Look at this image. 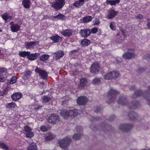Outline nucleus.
I'll list each match as a JSON object with an SVG mask.
<instances>
[{
    "label": "nucleus",
    "mask_w": 150,
    "mask_h": 150,
    "mask_svg": "<svg viewBox=\"0 0 150 150\" xmlns=\"http://www.w3.org/2000/svg\"><path fill=\"white\" fill-rule=\"evenodd\" d=\"M81 112V110L78 109H74L72 110H61L60 114L62 116L66 119L69 116L72 118L76 117L80 114Z\"/></svg>",
    "instance_id": "nucleus-1"
},
{
    "label": "nucleus",
    "mask_w": 150,
    "mask_h": 150,
    "mask_svg": "<svg viewBox=\"0 0 150 150\" xmlns=\"http://www.w3.org/2000/svg\"><path fill=\"white\" fill-rule=\"evenodd\" d=\"M140 96H143L147 100L148 105L150 106V86L148 87V91H142L138 90L135 92L132 96L133 98H135Z\"/></svg>",
    "instance_id": "nucleus-2"
},
{
    "label": "nucleus",
    "mask_w": 150,
    "mask_h": 150,
    "mask_svg": "<svg viewBox=\"0 0 150 150\" xmlns=\"http://www.w3.org/2000/svg\"><path fill=\"white\" fill-rule=\"evenodd\" d=\"M119 94V92L112 88H110L108 94L109 99L107 101V103L110 104L113 102L116 99L117 96Z\"/></svg>",
    "instance_id": "nucleus-3"
},
{
    "label": "nucleus",
    "mask_w": 150,
    "mask_h": 150,
    "mask_svg": "<svg viewBox=\"0 0 150 150\" xmlns=\"http://www.w3.org/2000/svg\"><path fill=\"white\" fill-rule=\"evenodd\" d=\"M71 139L70 138L65 137L62 140H59L58 143L59 146L64 150L68 149L69 145L71 142Z\"/></svg>",
    "instance_id": "nucleus-4"
},
{
    "label": "nucleus",
    "mask_w": 150,
    "mask_h": 150,
    "mask_svg": "<svg viewBox=\"0 0 150 150\" xmlns=\"http://www.w3.org/2000/svg\"><path fill=\"white\" fill-rule=\"evenodd\" d=\"M65 4L64 0H56V2L52 3V6L57 10L62 8Z\"/></svg>",
    "instance_id": "nucleus-5"
},
{
    "label": "nucleus",
    "mask_w": 150,
    "mask_h": 150,
    "mask_svg": "<svg viewBox=\"0 0 150 150\" xmlns=\"http://www.w3.org/2000/svg\"><path fill=\"white\" fill-rule=\"evenodd\" d=\"M47 119L49 122L52 124H56L59 121V116L54 113L51 114Z\"/></svg>",
    "instance_id": "nucleus-6"
},
{
    "label": "nucleus",
    "mask_w": 150,
    "mask_h": 150,
    "mask_svg": "<svg viewBox=\"0 0 150 150\" xmlns=\"http://www.w3.org/2000/svg\"><path fill=\"white\" fill-rule=\"evenodd\" d=\"M88 101L87 98L85 96L79 97L76 100L77 104L79 105H85Z\"/></svg>",
    "instance_id": "nucleus-7"
},
{
    "label": "nucleus",
    "mask_w": 150,
    "mask_h": 150,
    "mask_svg": "<svg viewBox=\"0 0 150 150\" xmlns=\"http://www.w3.org/2000/svg\"><path fill=\"white\" fill-rule=\"evenodd\" d=\"M133 127L132 125L130 124H122L119 126V129L124 132H127L130 130Z\"/></svg>",
    "instance_id": "nucleus-8"
},
{
    "label": "nucleus",
    "mask_w": 150,
    "mask_h": 150,
    "mask_svg": "<svg viewBox=\"0 0 150 150\" xmlns=\"http://www.w3.org/2000/svg\"><path fill=\"white\" fill-rule=\"evenodd\" d=\"M136 56L134 51L130 50L128 52L124 54L122 57L126 59H130L134 58Z\"/></svg>",
    "instance_id": "nucleus-9"
},
{
    "label": "nucleus",
    "mask_w": 150,
    "mask_h": 150,
    "mask_svg": "<svg viewBox=\"0 0 150 150\" xmlns=\"http://www.w3.org/2000/svg\"><path fill=\"white\" fill-rule=\"evenodd\" d=\"M35 72L39 74L41 77L43 79H46L48 76V74L46 71L44 70H42L37 67L35 70Z\"/></svg>",
    "instance_id": "nucleus-10"
},
{
    "label": "nucleus",
    "mask_w": 150,
    "mask_h": 150,
    "mask_svg": "<svg viewBox=\"0 0 150 150\" xmlns=\"http://www.w3.org/2000/svg\"><path fill=\"white\" fill-rule=\"evenodd\" d=\"M100 67L97 63L93 64L90 68V72L93 74L98 73L100 70Z\"/></svg>",
    "instance_id": "nucleus-11"
},
{
    "label": "nucleus",
    "mask_w": 150,
    "mask_h": 150,
    "mask_svg": "<svg viewBox=\"0 0 150 150\" xmlns=\"http://www.w3.org/2000/svg\"><path fill=\"white\" fill-rule=\"evenodd\" d=\"M117 102L118 104L122 105H126L128 103L127 97L125 95L119 97L117 100Z\"/></svg>",
    "instance_id": "nucleus-12"
},
{
    "label": "nucleus",
    "mask_w": 150,
    "mask_h": 150,
    "mask_svg": "<svg viewBox=\"0 0 150 150\" xmlns=\"http://www.w3.org/2000/svg\"><path fill=\"white\" fill-rule=\"evenodd\" d=\"M91 32L90 30L89 29L81 30L79 32L81 36L84 38H86L90 35Z\"/></svg>",
    "instance_id": "nucleus-13"
},
{
    "label": "nucleus",
    "mask_w": 150,
    "mask_h": 150,
    "mask_svg": "<svg viewBox=\"0 0 150 150\" xmlns=\"http://www.w3.org/2000/svg\"><path fill=\"white\" fill-rule=\"evenodd\" d=\"M22 96L21 93L16 92L13 93L11 96L12 99L14 101H16L21 99Z\"/></svg>",
    "instance_id": "nucleus-14"
},
{
    "label": "nucleus",
    "mask_w": 150,
    "mask_h": 150,
    "mask_svg": "<svg viewBox=\"0 0 150 150\" xmlns=\"http://www.w3.org/2000/svg\"><path fill=\"white\" fill-rule=\"evenodd\" d=\"M117 12L112 9L110 10L108 14L107 18L112 19L117 14Z\"/></svg>",
    "instance_id": "nucleus-15"
},
{
    "label": "nucleus",
    "mask_w": 150,
    "mask_h": 150,
    "mask_svg": "<svg viewBox=\"0 0 150 150\" xmlns=\"http://www.w3.org/2000/svg\"><path fill=\"white\" fill-rule=\"evenodd\" d=\"M6 69L5 68L3 67L0 68V82H4L6 79L4 77V75L6 73Z\"/></svg>",
    "instance_id": "nucleus-16"
},
{
    "label": "nucleus",
    "mask_w": 150,
    "mask_h": 150,
    "mask_svg": "<svg viewBox=\"0 0 150 150\" xmlns=\"http://www.w3.org/2000/svg\"><path fill=\"white\" fill-rule=\"evenodd\" d=\"M38 41L31 42H26L25 43V47L27 49H30L35 46H36L38 44Z\"/></svg>",
    "instance_id": "nucleus-17"
},
{
    "label": "nucleus",
    "mask_w": 150,
    "mask_h": 150,
    "mask_svg": "<svg viewBox=\"0 0 150 150\" xmlns=\"http://www.w3.org/2000/svg\"><path fill=\"white\" fill-rule=\"evenodd\" d=\"M40 55V54L39 53L31 54L30 53L29 54H28L27 58L29 60L33 61L36 59Z\"/></svg>",
    "instance_id": "nucleus-18"
},
{
    "label": "nucleus",
    "mask_w": 150,
    "mask_h": 150,
    "mask_svg": "<svg viewBox=\"0 0 150 150\" xmlns=\"http://www.w3.org/2000/svg\"><path fill=\"white\" fill-rule=\"evenodd\" d=\"M128 116L130 119L132 120H138V117L137 114L133 111H131L129 112Z\"/></svg>",
    "instance_id": "nucleus-19"
},
{
    "label": "nucleus",
    "mask_w": 150,
    "mask_h": 150,
    "mask_svg": "<svg viewBox=\"0 0 150 150\" xmlns=\"http://www.w3.org/2000/svg\"><path fill=\"white\" fill-rule=\"evenodd\" d=\"M61 33L65 37H69L72 35V32L71 30L67 29L62 30Z\"/></svg>",
    "instance_id": "nucleus-20"
},
{
    "label": "nucleus",
    "mask_w": 150,
    "mask_h": 150,
    "mask_svg": "<svg viewBox=\"0 0 150 150\" xmlns=\"http://www.w3.org/2000/svg\"><path fill=\"white\" fill-rule=\"evenodd\" d=\"M51 40H52L53 42L54 43L58 42L62 40V38L58 36L57 35H55L51 37L50 38Z\"/></svg>",
    "instance_id": "nucleus-21"
},
{
    "label": "nucleus",
    "mask_w": 150,
    "mask_h": 150,
    "mask_svg": "<svg viewBox=\"0 0 150 150\" xmlns=\"http://www.w3.org/2000/svg\"><path fill=\"white\" fill-rule=\"evenodd\" d=\"M54 54L55 55L56 59H58L62 57L64 55V53L62 51L59 50L56 52Z\"/></svg>",
    "instance_id": "nucleus-22"
},
{
    "label": "nucleus",
    "mask_w": 150,
    "mask_h": 150,
    "mask_svg": "<svg viewBox=\"0 0 150 150\" xmlns=\"http://www.w3.org/2000/svg\"><path fill=\"white\" fill-rule=\"evenodd\" d=\"M17 107L16 104L13 102L8 103L6 105V108L9 109H12L16 108Z\"/></svg>",
    "instance_id": "nucleus-23"
},
{
    "label": "nucleus",
    "mask_w": 150,
    "mask_h": 150,
    "mask_svg": "<svg viewBox=\"0 0 150 150\" xmlns=\"http://www.w3.org/2000/svg\"><path fill=\"white\" fill-rule=\"evenodd\" d=\"M11 26L10 27L11 31L13 32H16L18 31L19 28V26L16 24H12V22L11 23Z\"/></svg>",
    "instance_id": "nucleus-24"
},
{
    "label": "nucleus",
    "mask_w": 150,
    "mask_h": 150,
    "mask_svg": "<svg viewBox=\"0 0 150 150\" xmlns=\"http://www.w3.org/2000/svg\"><path fill=\"white\" fill-rule=\"evenodd\" d=\"M30 0H23L22 2V4L25 8H28L30 6Z\"/></svg>",
    "instance_id": "nucleus-25"
},
{
    "label": "nucleus",
    "mask_w": 150,
    "mask_h": 150,
    "mask_svg": "<svg viewBox=\"0 0 150 150\" xmlns=\"http://www.w3.org/2000/svg\"><path fill=\"white\" fill-rule=\"evenodd\" d=\"M120 0H107L106 3L107 4H110L111 5H115L116 4L119 3Z\"/></svg>",
    "instance_id": "nucleus-26"
},
{
    "label": "nucleus",
    "mask_w": 150,
    "mask_h": 150,
    "mask_svg": "<svg viewBox=\"0 0 150 150\" xmlns=\"http://www.w3.org/2000/svg\"><path fill=\"white\" fill-rule=\"evenodd\" d=\"M132 106H128V108L129 109H135L139 106V103L138 101H134L132 102Z\"/></svg>",
    "instance_id": "nucleus-27"
},
{
    "label": "nucleus",
    "mask_w": 150,
    "mask_h": 150,
    "mask_svg": "<svg viewBox=\"0 0 150 150\" xmlns=\"http://www.w3.org/2000/svg\"><path fill=\"white\" fill-rule=\"evenodd\" d=\"M10 87L7 86L4 88L3 91H0V96H3L7 93L8 91L10 89Z\"/></svg>",
    "instance_id": "nucleus-28"
},
{
    "label": "nucleus",
    "mask_w": 150,
    "mask_h": 150,
    "mask_svg": "<svg viewBox=\"0 0 150 150\" xmlns=\"http://www.w3.org/2000/svg\"><path fill=\"white\" fill-rule=\"evenodd\" d=\"M80 0H79L73 3V5L76 8H80L83 5Z\"/></svg>",
    "instance_id": "nucleus-29"
},
{
    "label": "nucleus",
    "mask_w": 150,
    "mask_h": 150,
    "mask_svg": "<svg viewBox=\"0 0 150 150\" xmlns=\"http://www.w3.org/2000/svg\"><path fill=\"white\" fill-rule=\"evenodd\" d=\"M28 150H38L36 144L33 142L27 148Z\"/></svg>",
    "instance_id": "nucleus-30"
},
{
    "label": "nucleus",
    "mask_w": 150,
    "mask_h": 150,
    "mask_svg": "<svg viewBox=\"0 0 150 150\" xmlns=\"http://www.w3.org/2000/svg\"><path fill=\"white\" fill-rule=\"evenodd\" d=\"M51 99L50 97H48L47 96L45 95L42 97V102L43 103H47L50 101Z\"/></svg>",
    "instance_id": "nucleus-31"
},
{
    "label": "nucleus",
    "mask_w": 150,
    "mask_h": 150,
    "mask_svg": "<svg viewBox=\"0 0 150 150\" xmlns=\"http://www.w3.org/2000/svg\"><path fill=\"white\" fill-rule=\"evenodd\" d=\"M90 43V41L86 39H84L81 41V44L83 46H87Z\"/></svg>",
    "instance_id": "nucleus-32"
},
{
    "label": "nucleus",
    "mask_w": 150,
    "mask_h": 150,
    "mask_svg": "<svg viewBox=\"0 0 150 150\" xmlns=\"http://www.w3.org/2000/svg\"><path fill=\"white\" fill-rule=\"evenodd\" d=\"M30 53V52L29 51H22L19 52V55L20 56L23 57L27 56V57H28V54H29Z\"/></svg>",
    "instance_id": "nucleus-33"
},
{
    "label": "nucleus",
    "mask_w": 150,
    "mask_h": 150,
    "mask_svg": "<svg viewBox=\"0 0 150 150\" xmlns=\"http://www.w3.org/2000/svg\"><path fill=\"white\" fill-rule=\"evenodd\" d=\"M92 19L91 17L90 16H87L83 18V20L84 23H88L91 21Z\"/></svg>",
    "instance_id": "nucleus-34"
},
{
    "label": "nucleus",
    "mask_w": 150,
    "mask_h": 150,
    "mask_svg": "<svg viewBox=\"0 0 150 150\" xmlns=\"http://www.w3.org/2000/svg\"><path fill=\"white\" fill-rule=\"evenodd\" d=\"M82 134L81 133L75 134L73 136V139L75 140H78L82 136Z\"/></svg>",
    "instance_id": "nucleus-35"
},
{
    "label": "nucleus",
    "mask_w": 150,
    "mask_h": 150,
    "mask_svg": "<svg viewBox=\"0 0 150 150\" xmlns=\"http://www.w3.org/2000/svg\"><path fill=\"white\" fill-rule=\"evenodd\" d=\"M110 72L112 79L117 78L119 75V73L116 71H110Z\"/></svg>",
    "instance_id": "nucleus-36"
},
{
    "label": "nucleus",
    "mask_w": 150,
    "mask_h": 150,
    "mask_svg": "<svg viewBox=\"0 0 150 150\" xmlns=\"http://www.w3.org/2000/svg\"><path fill=\"white\" fill-rule=\"evenodd\" d=\"M53 18H56L57 19H59V20H63L64 19V17L63 15L62 14L59 13L58 15L55 16H53Z\"/></svg>",
    "instance_id": "nucleus-37"
},
{
    "label": "nucleus",
    "mask_w": 150,
    "mask_h": 150,
    "mask_svg": "<svg viewBox=\"0 0 150 150\" xmlns=\"http://www.w3.org/2000/svg\"><path fill=\"white\" fill-rule=\"evenodd\" d=\"M93 84H99L101 83V81L100 78H95L93 80L92 82Z\"/></svg>",
    "instance_id": "nucleus-38"
},
{
    "label": "nucleus",
    "mask_w": 150,
    "mask_h": 150,
    "mask_svg": "<svg viewBox=\"0 0 150 150\" xmlns=\"http://www.w3.org/2000/svg\"><path fill=\"white\" fill-rule=\"evenodd\" d=\"M49 56L47 54H44L41 56L40 57V60L44 61L47 60L49 58Z\"/></svg>",
    "instance_id": "nucleus-39"
},
{
    "label": "nucleus",
    "mask_w": 150,
    "mask_h": 150,
    "mask_svg": "<svg viewBox=\"0 0 150 150\" xmlns=\"http://www.w3.org/2000/svg\"><path fill=\"white\" fill-rule=\"evenodd\" d=\"M2 18L4 20L6 21L8 19H11V17L8 16V13H4L2 15Z\"/></svg>",
    "instance_id": "nucleus-40"
},
{
    "label": "nucleus",
    "mask_w": 150,
    "mask_h": 150,
    "mask_svg": "<svg viewBox=\"0 0 150 150\" xmlns=\"http://www.w3.org/2000/svg\"><path fill=\"white\" fill-rule=\"evenodd\" d=\"M104 78L106 80H109L112 79L110 72L105 74L104 76Z\"/></svg>",
    "instance_id": "nucleus-41"
},
{
    "label": "nucleus",
    "mask_w": 150,
    "mask_h": 150,
    "mask_svg": "<svg viewBox=\"0 0 150 150\" xmlns=\"http://www.w3.org/2000/svg\"><path fill=\"white\" fill-rule=\"evenodd\" d=\"M55 137V136L52 134H49V135L45 138V140L47 141H50L53 139Z\"/></svg>",
    "instance_id": "nucleus-42"
},
{
    "label": "nucleus",
    "mask_w": 150,
    "mask_h": 150,
    "mask_svg": "<svg viewBox=\"0 0 150 150\" xmlns=\"http://www.w3.org/2000/svg\"><path fill=\"white\" fill-rule=\"evenodd\" d=\"M0 146L3 149L8 150L9 149L8 147L4 143H0Z\"/></svg>",
    "instance_id": "nucleus-43"
},
{
    "label": "nucleus",
    "mask_w": 150,
    "mask_h": 150,
    "mask_svg": "<svg viewBox=\"0 0 150 150\" xmlns=\"http://www.w3.org/2000/svg\"><path fill=\"white\" fill-rule=\"evenodd\" d=\"M24 129L25 132H29L32 131V129L28 125L25 126Z\"/></svg>",
    "instance_id": "nucleus-44"
},
{
    "label": "nucleus",
    "mask_w": 150,
    "mask_h": 150,
    "mask_svg": "<svg viewBox=\"0 0 150 150\" xmlns=\"http://www.w3.org/2000/svg\"><path fill=\"white\" fill-rule=\"evenodd\" d=\"M34 135V133L31 131L28 132L26 134V136L27 138H32Z\"/></svg>",
    "instance_id": "nucleus-45"
},
{
    "label": "nucleus",
    "mask_w": 150,
    "mask_h": 150,
    "mask_svg": "<svg viewBox=\"0 0 150 150\" xmlns=\"http://www.w3.org/2000/svg\"><path fill=\"white\" fill-rule=\"evenodd\" d=\"M110 27L112 30H115L116 29L115 23L114 22H111L110 24Z\"/></svg>",
    "instance_id": "nucleus-46"
},
{
    "label": "nucleus",
    "mask_w": 150,
    "mask_h": 150,
    "mask_svg": "<svg viewBox=\"0 0 150 150\" xmlns=\"http://www.w3.org/2000/svg\"><path fill=\"white\" fill-rule=\"evenodd\" d=\"M40 130L42 132H46L47 131V128L44 125H42L40 128Z\"/></svg>",
    "instance_id": "nucleus-47"
},
{
    "label": "nucleus",
    "mask_w": 150,
    "mask_h": 150,
    "mask_svg": "<svg viewBox=\"0 0 150 150\" xmlns=\"http://www.w3.org/2000/svg\"><path fill=\"white\" fill-rule=\"evenodd\" d=\"M17 78L15 76H13L10 80V83L11 84L14 83L16 82Z\"/></svg>",
    "instance_id": "nucleus-48"
},
{
    "label": "nucleus",
    "mask_w": 150,
    "mask_h": 150,
    "mask_svg": "<svg viewBox=\"0 0 150 150\" xmlns=\"http://www.w3.org/2000/svg\"><path fill=\"white\" fill-rule=\"evenodd\" d=\"M87 79L85 78L81 79L80 81L81 84H86L87 83Z\"/></svg>",
    "instance_id": "nucleus-49"
},
{
    "label": "nucleus",
    "mask_w": 150,
    "mask_h": 150,
    "mask_svg": "<svg viewBox=\"0 0 150 150\" xmlns=\"http://www.w3.org/2000/svg\"><path fill=\"white\" fill-rule=\"evenodd\" d=\"M76 129L77 132H81L83 131V128L81 126H78L76 127Z\"/></svg>",
    "instance_id": "nucleus-50"
},
{
    "label": "nucleus",
    "mask_w": 150,
    "mask_h": 150,
    "mask_svg": "<svg viewBox=\"0 0 150 150\" xmlns=\"http://www.w3.org/2000/svg\"><path fill=\"white\" fill-rule=\"evenodd\" d=\"M100 118L99 117H92L90 119L91 122H92L94 121L99 120H100Z\"/></svg>",
    "instance_id": "nucleus-51"
},
{
    "label": "nucleus",
    "mask_w": 150,
    "mask_h": 150,
    "mask_svg": "<svg viewBox=\"0 0 150 150\" xmlns=\"http://www.w3.org/2000/svg\"><path fill=\"white\" fill-rule=\"evenodd\" d=\"M100 23V22H99V20L97 18H96L95 19L94 25H99Z\"/></svg>",
    "instance_id": "nucleus-52"
},
{
    "label": "nucleus",
    "mask_w": 150,
    "mask_h": 150,
    "mask_svg": "<svg viewBox=\"0 0 150 150\" xmlns=\"http://www.w3.org/2000/svg\"><path fill=\"white\" fill-rule=\"evenodd\" d=\"M24 75L28 77H29L30 76V73L29 71H27L24 72Z\"/></svg>",
    "instance_id": "nucleus-53"
},
{
    "label": "nucleus",
    "mask_w": 150,
    "mask_h": 150,
    "mask_svg": "<svg viewBox=\"0 0 150 150\" xmlns=\"http://www.w3.org/2000/svg\"><path fill=\"white\" fill-rule=\"evenodd\" d=\"M98 31V29L97 28H92L91 30V32L93 33H96Z\"/></svg>",
    "instance_id": "nucleus-54"
},
{
    "label": "nucleus",
    "mask_w": 150,
    "mask_h": 150,
    "mask_svg": "<svg viewBox=\"0 0 150 150\" xmlns=\"http://www.w3.org/2000/svg\"><path fill=\"white\" fill-rule=\"evenodd\" d=\"M86 85H78V88L79 89H84Z\"/></svg>",
    "instance_id": "nucleus-55"
},
{
    "label": "nucleus",
    "mask_w": 150,
    "mask_h": 150,
    "mask_svg": "<svg viewBox=\"0 0 150 150\" xmlns=\"http://www.w3.org/2000/svg\"><path fill=\"white\" fill-rule=\"evenodd\" d=\"M143 18V16L140 14H138L137 15V16H136V18L137 19H142Z\"/></svg>",
    "instance_id": "nucleus-56"
},
{
    "label": "nucleus",
    "mask_w": 150,
    "mask_h": 150,
    "mask_svg": "<svg viewBox=\"0 0 150 150\" xmlns=\"http://www.w3.org/2000/svg\"><path fill=\"white\" fill-rule=\"evenodd\" d=\"M122 61V59L120 57H117L116 58V61L117 63L121 62Z\"/></svg>",
    "instance_id": "nucleus-57"
},
{
    "label": "nucleus",
    "mask_w": 150,
    "mask_h": 150,
    "mask_svg": "<svg viewBox=\"0 0 150 150\" xmlns=\"http://www.w3.org/2000/svg\"><path fill=\"white\" fill-rule=\"evenodd\" d=\"M115 117V115H112L110 118H109L108 119L109 121H112L114 119Z\"/></svg>",
    "instance_id": "nucleus-58"
},
{
    "label": "nucleus",
    "mask_w": 150,
    "mask_h": 150,
    "mask_svg": "<svg viewBox=\"0 0 150 150\" xmlns=\"http://www.w3.org/2000/svg\"><path fill=\"white\" fill-rule=\"evenodd\" d=\"M42 107V106L38 105L34 108V109L36 110H38Z\"/></svg>",
    "instance_id": "nucleus-59"
},
{
    "label": "nucleus",
    "mask_w": 150,
    "mask_h": 150,
    "mask_svg": "<svg viewBox=\"0 0 150 150\" xmlns=\"http://www.w3.org/2000/svg\"><path fill=\"white\" fill-rule=\"evenodd\" d=\"M101 108L100 107H97L95 110V112L96 113H98L99 112Z\"/></svg>",
    "instance_id": "nucleus-60"
},
{
    "label": "nucleus",
    "mask_w": 150,
    "mask_h": 150,
    "mask_svg": "<svg viewBox=\"0 0 150 150\" xmlns=\"http://www.w3.org/2000/svg\"><path fill=\"white\" fill-rule=\"evenodd\" d=\"M148 21H149V22L147 23V26L148 28H150V19H148Z\"/></svg>",
    "instance_id": "nucleus-61"
},
{
    "label": "nucleus",
    "mask_w": 150,
    "mask_h": 150,
    "mask_svg": "<svg viewBox=\"0 0 150 150\" xmlns=\"http://www.w3.org/2000/svg\"><path fill=\"white\" fill-rule=\"evenodd\" d=\"M120 30L122 32V34L123 35H124L125 34V30H123L122 29H120Z\"/></svg>",
    "instance_id": "nucleus-62"
},
{
    "label": "nucleus",
    "mask_w": 150,
    "mask_h": 150,
    "mask_svg": "<svg viewBox=\"0 0 150 150\" xmlns=\"http://www.w3.org/2000/svg\"><path fill=\"white\" fill-rule=\"evenodd\" d=\"M82 3L84 4V3L86 1H88L89 0H80Z\"/></svg>",
    "instance_id": "nucleus-63"
},
{
    "label": "nucleus",
    "mask_w": 150,
    "mask_h": 150,
    "mask_svg": "<svg viewBox=\"0 0 150 150\" xmlns=\"http://www.w3.org/2000/svg\"><path fill=\"white\" fill-rule=\"evenodd\" d=\"M135 88V87L134 86H132L130 88V89L132 90H134V89Z\"/></svg>",
    "instance_id": "nucleus-64"
}]
</instances>
